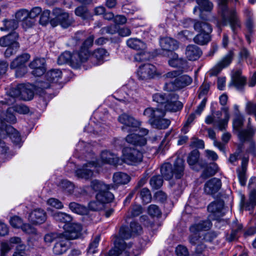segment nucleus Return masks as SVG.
<instances>
[{
    "mask_svg": "<svg viewBox=\"0 0 256 256\" xmlns=\"http://www.w3.org/2000/svg\"><path fill=\"white\" fill-rule=\"evenodd\" d=\"M211 226L212 223L210 220L202 221L192 225L190 228L191 233L189 237L190 242L192 245H196L203 241L209 240L208 237L210 234H205L203 232L209 230Z\"/></svg>",
    "mask_w": 256,
    "mask_h": 256,
    "instance_id": "obj_4",
    "label": "nucleus"
},
{
    "mask_svg": "<svg viewBox=\"0 0 256 256\" xmlns=\"http://www.w3.org/2000/svg\"><path fill=\"white\" fill-rule=\"evenodd\" d=\"M4 27L0 28V30H13L17 28L18 24L15 20H4L2 22Z\"/></svg>",
    "mask_w": 256,
    "mask_h": 256,
    "instance_id": "obj_50",
    "label": "nucleus"
},
{
    "mask_svg": "<svg viewBox=\"0 0 256 256\" xmlns=\"http://www.w3.org/2000/svg\"><path fill=\"white\" fill-rule=\"evenodd\" d=\"M222 186L221 181L217 178L209 180L204 185V190L206 193L212 194L218 192Z\"/></svg>",
    "mask_w": 256,
    "mask_h": 256,
    "instance_id": "obj_30",
    "label": "nucleus"
},
{
    "mask_svg": "<svg viewBox=\"0 0 256 256\" xmlns=\"http://www.w3.org/2000/svg\"><path fill=\"white\" fill-rule=\"evenodd\" d=\"M96 114H95L94 119H96ZM104 124L101 122H96L94 120L92 119L88 124L85 126V132L90 133L91 134L96 136L100 134L104 130Z\"/></svg>",
    "mask_w": 256,
    "mask_h": 256,
    "instance_id": "obj_25",
    "label": "nucleus"
},
{
    "mask_svg": "<svg viewBox=\"0 0 256 256\" xmlns=\"http://www.w3.org/2000/svg\"><path fill=\"white\" fill-rule=\"evenodd\" d=\"M53 218L57 222L67 224L72 220V216L66 213L56 212L52 214Z\"/></svg>",
    "mask_w": 256,
    "mask_h": 256,
    "instance_id": "obj_47",
    "label": "nucleus"
},
{
    "mask_svg": "<svg viewBox=\"0 0 256 256\" xmlns=\"http://www.w3.org/2000/svg\"><path fill=\"white\" fill-rule=\"evenodd\" d=\"M29 66L32 70V74L34 76H40L46 72V60L44 58H35L30 62Z\"/></svg>",
    "mask_w": 256,
    "mask_h": 256,
    "instance_id": "obj_20",
    "label": "nucleus"
},
{
    "mask_svg": "<svg viewBox=\"0 0 256 256\" xmlns=\"http://www.w3.org/2000/svg\"><path fill=\"white\" fill-rule=\"evenodd\" d=\"M42 12L41 8L36 6L32 8L30 12L28 10V18L30 20H32L33 25L35 23V18H37Z\"/></svg>",
    "mask_w": 256,
    "mask_h": 256,
    "instance_id": "obj_55",
    "label": "nucleus"
},
{
    "mask_svg": "<svg viewBox=\"0 0 256 256\" xmlns=\"http://www.w3.org/2000/svg\"><path fill=\"white\" fill-rule=\"evenodd\" d=\"M121 244L119 240H117L115 242V246L109 252V256H120V252L118 250L120 249Z\"/></svg>",
    "mask_w": 256,
    "mask_h": 256,
    "instance_id": "obj_64",
    "label": "nucleus"
},
{
    "mask_svg": "<svg viewBox=\"0 0 256 256\" xmlns=\"http://www.w3.org/2000/svg\"><path fill=\"white\" fill-rule=\"evenodd\" d=\"M234 116L233 126L234 128L238 131V134L240 140L242 142L250 140L253 134L252 130L250 128L247 130H240L244 122L242 116L240 114L236 112Z\"/></svg>",
    "mask_w": 256,
    "mask_h": 256,
    "instance_id": "obj_11",
    "label": "nucleus"
},
{
    "mask_svg": "<svg viewBox=\"0 0 256 256\" xmlns=\"http://www.w3.org/2000/svg\"><path fill=\"white\" fill-rule=\"evenodd\" d=\"M142 208L141 206L139 204L133 205L130 210L129 213L130 214V216L134 217L139 216L142 213Z\"/></svg>",
    "mask_w": 256,
    "mask_h": 256,
    "instance_id": "obj_61",
    "label": "nucleus"
},
{
    "mask_svg": "<svg viewBox=\"0 0 256 256\" xmlns=\"http://www.w3.org/2000/svg\"><path fill=\"white\" fill-rule=\"evenodd\" d=\"M126 86H124L117 93L118 97L116 99L119 102L120 105L122 104H126L132 102L133 99V98L130 96L132 94L133 92L130 91L129 94H128L126 92Z\"/></svg>",
    "mask_w": 256,
    "mask_h": 256,
    "instance_id": "obj_35",
    "label": "nucleus"
},
{
    "mask_svg": "<svg viewBox=\"0 0 256 256\" xmlns=\"http://www.w3.org/2000/svg\"><path fill=\"white\" fill-rule=\"evenodd\" d=\"M104 206L96 199V200H92L89 202L88 208L90 210L93 211L100 210L103 208Z\"/></svg>",
    "mask_w": 256,
    "mask_h": 256,
    "instance_id": "obj_59",
    "label": "nucleus"
},
{
    "mask_svg": "<svg viewBox=\"0 0 256 256\" xmlns=\"http://www.w3.org/2000/svg\"><path fill=\"white\" fill-rule=\"evenodd\" d=\"M199 34H197L194 38V42L200 44L204 45L207 44L211 39L210 34L198 32Z\"/></svg>",
    "mask_w": 256,
    "mask_h": 256,
    "instance_id": "obj_49",
    "label": "nucleus"
},
{
    "mask_svg": "<svg viewBox=\"0 0 256 256\" xmlns=\"http://www.w3.org/2000/svg\"><path fill=\"white\" fill-rule=\"evenodd\" d=\"M70 242L67 240H62L56 243L53 252L56 254H61L65 252L68 249Z\"/></svg>",
    "mask_w": 256,
    "mask_h": 256,
    "instance_id": "obj_37",
    "label": "nucleus"
},
{
    "mask_svg": "<svg viewBox=\"0 0 256 256\" xmlns=\"http://www.w3.org/2000/svg\"><path fill=\"white\" fill-rule=\"evenodd\" d=\"M96 198L104 206V204L110 202L114 199V196L112 192H108V190H104L102 192H98L96 194Z\"/></svg>",
    "mask_w": 256,
    "mask_h": 256,
    "instance_id": "obj_40",
    "label": "nucleus"
},
{
    "mask_svg": "<svg viewBox=\"0 0 256 256\" xmlns=\"http://www.w3.org/2000/svg\"><path fill=\"white\" fill-rule=\"evenodd\" d=\"M78 52H74L73 54L69 52H65L61 54L58 58V64L62 65L66 63L76 64H78L82 62L80 61Z\"/></svg>",
    "mask_w": 256,
    "mask_h": 256,
    "instance_id": "obj_23",
    "label": "nucleus"
},
{
    "mask_svg": "<svg viewBox=\"0 0 256 256\" xmlns=\"http://www.w3.org/2000/svg\"><path fill=\"white\" fill-rule=\"evenodd\" d=\"M162 73L158 72L156 67L150 64H146L140 66L138 70L137 74L139 79L146 80L160 76Z\"/></svg>",
    "mask_w": 256,
    "mask_h": 256,
    "instance_id": "obj_12",
    "label": "nucleus"
},
{
    "mask_svg": "<svg viewBox=\"0 0 256 256\" xmlns=\"http://www.w3.org/2000/svg\"><path fill=\"white\" fill-rule=\"evenodd\" d=\"M154 101L162 105L166 111L176 112L181 110L182 104L178 100V96L175 93L156 94L152 96Z\"/></svg>",
    "mask_w": 256,
    "mask_h": 256,
    "instance_id": "obj_3",
    "label": "nucleus"
},
{
    "mask_svg": "<svg viewBox=\"0 0 256 256\" xmlns=\"http://www.w3.org/2000/svg\"><path fill=\"white\" fill-rule=\"evenodd\" d=\"M126 44L128 47L136 50H144L146 47V44L138 38H130Z\"/></svg>",
    "mask_w": 256,
    "mask_h": 256,
    "instance_id": "obj_44",
    "label": "nucleus"
},
{
    "mask_svg": "<svg viewBox=\"0 0 256 256\" xmlns=\"http://www.w3.org/2000/svg\"><path fill=\"white\" fill-rule=\"evenodd\" d=\"M53 12L56 16V20L59 24L64 28H66L72 24L74 20L68 14L64 12L60 8L54 9Z\"/></svg>",
    "mask_w": 256,
    "mask_h": 256,
    "instance_id": "obj_19",
    "label": "nucleus"
},
{
    "mask_svg": "<svg viewBox=\"0 0 256 256\" xmlns=\"http://www.w3.org/2000/svg\"><path fill=\"white\" fill-rule=\"evenodd\" d=\"M168 56L169 58L168 62L170 66L178 67L183 64L184 60L181 58H179L178 54L174 52H169L168 54Z\"/></svg>",
    "mask_w": 256,
    "mask_h": 256,
    "instance_id": "obj_41",
    "label": "nucleus"
},
{
    "mask_svg": "<svg viewBox=\"0 0 256 256\" xmlns=\"http://www.w3.org/2000/svg\"><path fill=\"white\" fill-rule=\"evenodd\" d=\"M90 186L94 191H98L101 192L104 190H109L111 188V186L106 185L103 182L98 180H94L91 182Z\"/></svg>",
    "mask_w": 256,
    "mask_h": 256,
    "instance_id": "obj_48",
    "label": "nucleus"
},
{
    "mask_svg": "<svg viewBox=\"0 0 256 256\" xmlns=\"http://www.w3.org/2000/svg\"><path fill=\"white\" fill-rule=\"evenodd\" d=\"M148 214L152 217H159L162 214V212L158 207L155 204L150 205L148 210Z\"/></svg>",
    "mask_w": 256,
    "mask_h": 256,
    "instance_id": "obj_57",
    "label": "nucleus"
},
{
    "mask_svg": "<svg viewBox=\"0 0 256 256\" xmlns=\"http://www.w3.org/2000/svg\"><path fill=\"white\" fill-rule=\"evenodd\" d=\"M118 121L124 125L122 127V130L128 132L132 128H137L140 125V122L126 114L120 115L118 117Z\"/></svg>",
    "mask_w": 256,
    "mask_h": 256,
    "instance_id": "obj_18",
    "label": "nucleus"
},
{
    "mask_svg": "<svg viewBox=\"0 0 256 256\" xmlns=\"http://www.w3.org/2000/svg\"><path fill=\"white\" fill-rule=\"evenodd\" d=\"M16 21L22 22L23 28H27L33 26L32 20H30L28 18V10L26 9H21L18 10L15 14Z\"/></svg>",
    "mask_w": 256,
    "mask_h": 256,
    "instance_id": "obj_27",
    "label": "nucleus"
},
{
    "mask_svg": "<svg viewBox=\"0 0 256 256\" xmlns=\"http://www.w3.org/2000/svg\"><path fill=\"white\" fill-rule=\"evenodd\" d=\"M28 220L33 224H42L46 220V214L42 209H34L30 214Z\"/></svg>",
    "mask_w": 256,
    "mask_h": 256,
    "instance_id": "obj_26",
    "label": "nucleus"
},
{
    "mask_svg": "<svg viewBox=\"0 0 256 256\" xmlns=\"http://www.w3.org/2000/svg\"><path fill=\"white\" fill-rule=\"evenodd\" d=\"M8 136L12 140V142L16 145L20 146L21 137L19 132L10 126L6 125L0 118V136L4 138ZM8 150V147L5 142L0 139V152L6 153Z\"/></svg>",
    "mask_w": 256,
    "mask_h": 256,
    "instance_id": "obj_5",
    "label": "nucleus"
},
{
    "mask_svg": "<svg viewBox=\"0 0 256 256\" xmlns=\"http://www.w3.org/2000/svg\"><path fill=\"white\" fill-rule=\"evenodd\" d=\"M161 174L166 180H170L173 176L174 174L176 178H180L184 175V160L180 158L176 160L174 170H172V165L168 162L164 164L160 168Z\"/></svg>",
    "mask_w": 256,
    "mask_h": 256,
    "instance_id": "obj_6",
    "label": "nucleus"
},
{
    "mask_svg": "<svg viewBox=\"0 0 256 256\" xmlns=\"http://www.w3.org/2000/svg\"><path fill=\"white\" fill-rule=\"evenodd\" d=\"M100 240V236H96L90 244L88 249V254H94L96 252V248L98 246Z\"/></svg>",
    "mask_w": 256,
    "mask_h": 256,
    "instance_id": "obj_58",
    "label": "nucleus"
},
{
    "mask_svg": "<svg viewBox=\"0 0 256 256\" xmlns=\"http://www.w3.org/2000/svg\"><path fill=\"white\" fill-rule=\"evenodd\" d=\"M134 132L133 133L128 134L126 138V141L134 145L144 146L146 140L144 137L148 134V130L146 128H140V126L137 128H132L128 132Z\"/></svg>",
    "mask_w": 256,
    "mask_h": 256,
    "instance_id": "obj_10",
    "label": "nucleus"
},
{
    "mask_svg": "<svg viewBox=\"0 0 256 256\" xmlns=\"http://www.w3.org/2000/svg\"><path fill=\"white\" fill-rule=\"evenodd\" d=\"M94 160L96 162L100 164L98 166H100L102 164H109L115 166L121 164L120 162V160L118 156L108 150H104L101 152L100 160H97L96 158Z\"/></svg>",
    "mask_w": 256,
    "mask_h": 256,
    "instance_id": "obj_16",
    "label": "nucleus"
},
{
    "mask_svg": "<svg viewBox=\"0 0 256 256\" xmlns=\"http://www.w3.org/2000/svg\"><path fill=\"white\" fill-rule=\"evenodd\" d=\"M108 54L104 48H100L96 50L93 52L91 58L96 59L97 61L96 64H101L108 58Z\"/></svg>",
    "mask_w": 256,
    "mask_h": 256,
    "instance_id": "obj_38",
    "label": "nucleus"
},
{
    "mask_svg": "<svg viewBox=\"0 0 256 256\" xmlns=\"http://www.w3.org/2000/svg\"><path fill=\"white\" fill-rule=\"evenodd\" d=\"M142 230L140 225L136 222H132L130 224V228L125 226H122L120 228L118 236L115 238L114 244L117 240L122 243L120 249L118 250L120 252V256H128L130 252L129 250L131 245H127L124 242V240L128 239L131 236L140 234Z\"/></svg>",
    "mask_w": 256,
    "mask_h": 256,
    "instance_id": "obj_1",
    "label": "nucleus"
},
{
    "mask_svg": "<svg viewBox=\"0 0 256 256\" xmlns=\"http://www.w3.org/2000/svg\"><path fill=\"white\" fill-rule=\"evenodd\" d=\"M26 246L24 244L18 246L12 256H28L26 252Z\"/></svg>",
    "mask_w": 256,
    "mask_h": 256,
    "instance_id": "obj_63",
    "label": "nucleus"
},
{
    "mask_svg": "<svg viewBox=\"0 0 256 256\" xmlns=\"http://www.w3.org/2000/svg\"><path fill=\"white\" fill-rule=\"evenodd\" d=\"M62 74V72L60 69L50 70L45 75L46 82H42L40 86L44 88H50V83L58 82L61 79Z\"/></svg>",
    "mask_w": 256,
    "mask_h": 256,
    "instance_id": "obj_21",
    "label": "nucleus"
},
{
    "mask_svg": "<svg viewBox=\"0 0 256 256\" xmlns=\"http://www.w3.org/2000/svg\"><path fill=\"white\" fill-rule=\"evenodd\" d=\"M63 228L64 232L60 236L68 240L78 238L80 235L82 226L80 224L69 222L64 224Z\"/></svg>",
    "mask_w": 256,
    "mask_h": 256,
    "instance_id": "obj_13",
    "label": "nucleus"
},
{
    "mask_svg": "<svg viewBox=\"0 0 256 256\" xmlns=\"http://www.w3.org/2000/svg\"><path fill=\"white\" fill-rule=\"evenodd\" d=\"M75 14L76 16L81 17L82 19H88L92 17V14L84 6H79L75 10Z\"/></svg>",
    "mask_w": 256,
    "mask_h": 256,
    "instance_id": "obj_54",
    "label": "nucleus"
},
{
    "mask_svg": "<svg viewBox=\"0 0 256 256\" xmlns=\"http://www.w3.org/2000/svg\"><path fill=\"white\" fill-rule=\"evenodd\" d=\"M160 108L154 110L152 108H148L144 110V115L149 118V122L152 124V121L154 118H156V117L160 113Z\"/></svg>",
    "mask_w": 256,
    "mask_h": 256,
    "instance_id": "obj_53",
    "label": "nucleus"
},
{
    "mask_svg": "<svg viewBox=\"0 0 256 256\" xmlns=\"http://www.w3.org/2000/svg\"><path fill=\"white\" fill-rule=\"evenodd\" d=\"M32 86L29 84H19V88H21L22 99L24 100H30L34 96Z\"/></svg>",
    "mask_w": 256,
    "mask_h": 256,
    "instance_id": "obj_36",
    "label": "nucleus"
},
{
    "mask_svg": "<svg viewBox=\"0 0 256 256\" xmlns=\"http://www.w3.org/2000/svg\"><path fill=\"white\" fill-rule=\"evenodd\" d=\"M18 38V34L14 32L6 36H3L0 38V45L2 46H10L19 48V44L16 42Z\"/></svg>",
    "mask_w": 256,
    "mask_h": 256,
    "instance_id": "obj_31",
    "label": "nucleus"
},
{
    "mask_svg": "<svg viewBox=\"0 0 256 256\" xmlns=\"http://www.w3.org/2000/svg\"><path fill=\"white\" fill-rule=\"evenodd\" d=\"M233 53L232 52L226 55L212 70L211 75L216 76L224 68L228 66L232 62Z\"/></svg>",
    "mask_w": 256,
    "mask_h": 256,
    "instance_id": "obj_22",
    "label": "nucleus"
},
{
    "mask_svg": "<svg viewBox=\"0 0 256 256\" xmlns=\"http://www.w3.org/2000/svg\"><path fill=\"white\" fill-rule=\"evenodd\" d=\"M142 158V154L136 148L126 147L122 150V160L128 164L133 165L140 163Z\"/></svg>",
    "mask_w": 256,
    "mask_h": 256,
    "instance_id": "obj_8",
    "label": "nucleus"
},
{
    "mask_svg": "<svg viewBox=\"0 0 256 256\" xmlns=\"http://www.w3.org/2000/svg\"><path fill=\"white\" fill-rule=\"evenodd\" d=\"M21 238L18 236H13L10 238L8 241L3 242L1 243V254L2 256H5L14 246V244L18 246L21 244Z\"/></svg>",
    "mask_w": 256,
    "mask_h": 256,
    "instance_id": "obj_28",
    "label": "nucleus"
},
{
    "mask_svg": "<svg viewBox=\"0 0 256 256\" xmlns=\"http://www.w3.org/2000/svg\"><path fill=\"white\" fill-rule=\"evenodd\" d=\"M228 0H218V12L220 14L222 20L218 22L217 26L220 28L222 26L229 24L232 30L235 32L236 30L240 27V24L234 10H229L226 6Z\"/></svg>",
    "mask_w": 256,
    "mask_h": 256,
    "instance_id": "obj_2",
    "label": "nucleus"
},
{
    "mask_svg": "<svg viewBox=\"0 0 256 256\" xmlns=\"http://www.w3.org/2000/svg\"><path fill=\"white\" fill-rule=\"evenodd\" d=\"M94 39V38L93 36H90L82 44L80 51L78 52V56L80 61L84 62L86 61L90 56L88 49L92 46Z\"/></svg>",
    "mask_w": 256,
    "mask_h": 256,
    "instance_id": "obj_24",
    "label": "nucleus"
},
{
    "mask_svg": "<svg viewBox=\"0 0 256 256\" xmlns=\"http://www.w3.org/2000/svg\"><path fill=\"white\" fill-rule=\"evenodd\" d=\"M200 49L194 44L188 45L186 50V55L190 60H196L202 55Z\"/></svg>",
    "mask_w": 256,
    "mask_h": 256,
    "instance_id": "obj_33",
    "label": "nucleus"
},
{
    "mask_svg": "<svg viewBox=\"0 0 256 256\" xmlns=\"http://www.w3.org/2000/svg\"><path fill=\"white\" fill-rule=\"evenodd\" d=\"M86 162L83 164L80 168H78L75 171L76 176L79 178L88 180L93 176L92 168H95L100 165L98 162H96V157L92 152H89L85 156Z\"/></svg>",
    "mask_w": 256,
    "mask_h": 256,
    "instance_id": "obj_7",
    "label": "nucleus"
},
{
    "mask_svg": "<svg viewBox=\"0 0 256 256\" xmlns=\"http://www.w3.org/2000/svg\"><path fill=\"white\" fill-rule=\"evenodd\" d=\"M69 208L74 212L78 214H84L87 213V209L86 207L76 202H70L69 204Z\"/></svg>",
    "mask_w": 256,
    "mask_h": 256,
    "instance_id": "obj_51",
    "label": "nucleus"
},
{
    "mask_svg": "<svg viewBox=\"0 0 256 256\" xmlns=\"http://www.w3.org/2000/svg\"><path fill=\"white\" fill-rule=\"evenodd\" d=\"M199 158L200 152L197 150L191 152L188 157V163L190 168L195 170H199L206 165V162L200 160Z\"/></svg>",
    "mask_w": 256,
    "mask_h": 256,
    "instance_id": "obj_17",
    "label": "nucleus"
},
{
    "mask_svg": "<svg viewBox=\"0 0 256 256\" xmlns=\"http://www.w3.org/2000/svg\"><path fill=\"white\" fill-rule=\"evenodd\" d=\"M192 79L188 75H182L174 80L167 82L164 86V89L167 91H175L182 88L192 84Z\"/></svg>",
    "mask_w": 256,
    "mask_h": 256,
    "instance_id": "obj_9",
    "label": "nucleus"
},
{
    "mask_svg": "<svg viewBox=\"0 0 256 256\" xmlns=\"http://www.w3.org/2000/svg\"><path fill=\"white\" fill-rule=\"evenodd\" d=\"M221 110L224 113V119H218V128L220 130H223L227 126L230 116L228 112L229 108L228 106H224Z\"/></svg>",
    "mask_w": 256,
    "mask_h": 256,
    "instance_id": "obj_42",
    "label": "nucleus"
},
{
    "mask_svg": "<svg viewBox=\"0 0 256 256\" xmlns=\"http://www.w3.org/2000/svg\"><path fill=\"white\" fill-rule=\"evenodd\" d=\"M208 210L210 213V218L218 220L226 213L224 202L220 200L212 202L208 206Z\"/></svg>",
    "mask_w": 256,
    "mask_h": 256,
    "instance_id": "obj_14",
    "label": "nucleus"
},
{
    "mask_svg": "<svg viewBox=\"0 0 256 256\" xmlns=\"http://www.w3.org/2000/svg\"><path fill=\"white\" fill-rule=\"evenodd\" d=\"M46 204L56 209H61L63 208L62 202L58 199L55 198L48 199L46 201Z\"/></svg>",
    "mask_w": 256,
    "mask_h": 256,
    "instance_id": "obj_60",
    "label": "nucleus"
},
{
    "mask_svg": "<svg viewBox=\"0 0 256 256\" xmlns=\"http://www.w3.org/2000/svg\"><path fill=\"white\" fill-rule=\"evenodd\" d=\"M196 2L198 6L194 8V13L198 8L200 10V18L206 20L207 18L203 16V12H210L213 8L212 4L208 0H196Z\"/></svg>",
    "mask_w": 256,
    "mask_h": 256,
    "instance_id": "obj_34",
    "label": "nucleus"
},
{
    "mask_svg": "<svg viewBox=\"0 0 256 256\" xmlns=\"http://www.w3.org/2000/svg\"><path fill=\"white\" fill-rule=\"evenodd\" d=\"M194 30L198 32L210 34L212 32L211 26L206 22H196L194 25Z\"/></svg>",
    "mask_w": 256,
    "mask_h": 256,
    "instance_id": "obj_45",
    "label": "nucleus"
},
{
    "mask_svg": "<svg viewBox=\"0 0 256 256\" xmlns=\"http://www.w3.org/2000/svg\"><path fill=\"white\" fill-rule=\"evenodd\" d=\"M130 180V176L126 173L117 172L114 174L113 182L116 185L126 184Z\"/></svg>",
    "mask_w": 256,
    "mask_h": 256,
    "instance_id": "obj_39",
    "label": "nucleus"
},
{
    "mask_svg": "<svg viewBox=\"0 0 256 256\" xmlns=\"http://www.w3.org/2000/svg\"><path fill=\"white\" fill-rule=\"evenodd\" d=\"M246 78L241 75L240 71H236L232 76V82L238 90L241 89L245 84Z\"/></svg>",
    "mask_w": 256,
    "mask_h": 256,
    "instance_id": "obj_43",
    "label": "nucleus"
},
{
    "mask_svg": "<svg viewBox=\"0 0 256 256\" xmlns=\"http://www.w3.org/2000/svg\"><path fill=\"white\" fill-rule=\"evenodd\" d=\"M139 196L144 204H147L151 202L152 195L148 188H142L139 192Z\"/></svg>",
    "mask_w": 256,
    "mask_h": 256,
    "instance_id": "obj_52",
    "label": "nucleus"
},
{
    "mask_svg": "<svg viewBox=\"0 0 256 256\" xmlns=\"http://www.w3.org/2000/svg\"><path fill=\"white\" fill-rule=\"evenodd\" d=\"M165 112L160 110V113L152 121V125L158 129H166L170 124V120L164 118Z\"/></svg>",
    "mask_w": 256,
    "mask_h": 256,
    "instance_id": "obj_29",
    "label": "nucleus"
},
{
    "mask_svg": "<svg viewBox=\"0 0 256 256\" xmlns=\"http://www.w3.org/2000/svg\"><path fill=\"white\" fill-rule=\"evenodd\" d=\"M10 222L11 226L15 228H21L23 224L22 220L18 216H14L11 218Z\"/></svg>",
    "mask_w": 256,
    "mask_h": 256,
    "instance_id": "obj_62",
    "label": "nucleus"
},
{
    "mask_svg": "<svg viewBox=\"0 0 256 256\" xmlns=\"http://www.w3.org/2000/svg\"><path fill=\"white\" fill-rule=\"evenodd\" d=\"M163 180L160 176H154L150 180V184L154 189H158L162 185Z\"/></svg>",
    "mask_w": 256,
    "mask_h": 256,
    "instance_id": "obj_56",
    "label": "nucleus"
},
{
    "mask_svg": "<svg viewBox=\"0 0 256 256\" xmlns=\"http://www.w3.org/2000/svg\"><path fill=\"white\" fill-rule=\"evenodd\" d=\"M160 43L162 49L168 51V53L173 52L178 48V42L170 38H162L160 40Z\"/></svg>",
    "mask_w": 256,
    "mask_h": 256,
    "instance_id": "obj_32",
    "label": "nucleus"
},
{
    "mask_svg": "<svg viewBox=\"0 0 256 256\" xmlns=\"http://www.w3.org/2000/svg\"><path fill=\"white\" fill-rule=\"evenodd\" d=\"M30 58V56L28 54H22L18 56L10 64L11 68H16V75L17 77L22 76L26 72V68L25 64Z\"/></svg>",
    "mask_w": 256,
    "mask_h": 256,
    "instance_id": "obj_15",
    "label": "nucleus"
},
{
    "mask_svg": "<svg viewBox=\"0 0 256 256\" xmlns=\"http://www.w3.org/2000/svg\"><path fill=\"white\" fill-rule=\"evenodd\" d=\"M207 132L208 137L214 140V146L218 148L220 151L224 154L225 156H226L225 146L216 140V133L211 128H208L207 129Z\"/></svg>",
    "mask_w": 256,
    "mask_h": 256,
    "instance_id": "obj_46",
    "label": "nucleus"
}]
</instances>
